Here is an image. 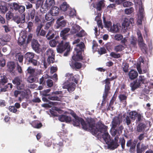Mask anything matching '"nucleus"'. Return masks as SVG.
<instances>
[{
  "label": "nucleus",
  "mask_w": 153,
  "mask_h": 153,
  "mask_svg": "<svg viewBox=\"0 0 153 153\" xmlns=\"http://www.w3.org/2000/svg\"><path fill=\"white\" fill-rule=\"evenodd\" d=\"M54 4V0H46L44 6H42V8L40 9V11L43 13H45Z\"/></svg>",
  "instance_id": "obj_7"
},
{
  "label": "nucleus",
  "mask_w": 153,
  "mask_h": 153,
  "mask_svg": "<svg viewBox=\"0 0 153 153\" xmlns=\"http://www.w3.org/2000/svg\"><path fill=\"white\" fill-rule=\"evenodd\" d=\"M76 47L75 48L76 51H80L82 52L84 51V48L85 47V45L83 42H81L79 44H78L76 45Z\"/></svg>",
  "instance_id": "obj_28"
},
{
  "label": "nucleus",
  "mask_w": 153,
  "mask_h": 153,
  "mask_svg": "<svg viewBox=\"0 0 153 153\" xmlns=\"http://www.w3.org/2000/svg\"><path fill=\"white\" fill-rule=\"evenodd\" d=\"M121 121L118 117H116L114 118L112 122V128H115L118 126H119Z\"/></svg>",
  "instance_id": "obj_17"
},
{
  "label": "nucleus",
  "mask_w": 153,
  "mask_h": 153,
  "mask_svg": "<svg viewBox=\"0 0 153 153\" xmlns=\"http://www.w3.org/2000/svg\"><path fill=\"white\" fill-rule=\"evenodd\" d=\"M145 79L143 76H140L139 77L138 81H137L138 84L140 86L142 84H144V82Z\"/></svg>",
  "instance_id": "obj_45"
},
{
  "label": "nucleus",
  "mask_w": 153,
  "mask_h": 153,
  "mask_svg": "<svg viewBox=\"0 0 153 153\" xmlns=\"http://www.w3.org/2000/svg\"><path fill=\"white\" fill-rule=\"evenodd\" d=\"M8 10L6 3L4 2H1L0 4V11L2 14H4Z\"/></svg>",
  "instance_id": "obj_21"
},
{
  "label": "nucleus",
  "mask_w": 153,
  "mask_h": 153,
  "mask_svg": "<svg viewBox=\"0 0 153 153\" xmlns=\"http://www.w3.org/2000/svg\"><path fill=\"white\" fill-rule=\"evenodd\" d=\"M66 24V22L65 20H62V21H59V19H57L56 27L57 29L61 28L62 27H65Z\"/></svg>",
  "instance_id": "obj_24"
},
{
  "label": "nucleus",
  "mask_w": 153,
  "mask_h": 153,
  "mask_svg": "<svg viewBox=\"0 0 153 153\" xmlns=\"http://www.w3.org/2000/svg\"><path fill=\"white\" fill-rule=\"evenodd\" d=\"M16 60L20 63H22L23 59L24 56L21 53H16L15 55Z\"/></svg>",
  "instance_id": "obj_29"
},
{
  "label": "nucleus",
  "mask_w": 153,
  "mask_h": 153,
  "mask_svg": "<svg viewBox=\"0 0 153 153\" xmlns=\"http://www.w3.org/2000/svg\"><path fill=\"white\" fill-rule=\"evenodd\" d=\"M134 23V19L133 18H127L124 19L123 22L122 24V28L125 31L128 28H130V25H132Z\"/></svg>",
  "instance_id": "obj_9"
},
{
  "label": "nucleus",
  "mask_w": 153,
  "mask_h": 153,
  "mask_svg": "<svg viewBox=\"0 0 153 153\" xmlns=\"http://www.w3.org/2000/svg\"><path fill=\"white\" fill-rule=\"evenodd\" d=\"M110 56L112 58L118 59L121 57L122 55L119 53H117L114 52H111L110 53Z\"/></svg>",
  "instance_id": "obj_46"
},
{
  "label": "nucleus",
  "mask_w": 153,
  "mask_h": 153,
  "mask_svg": "<svg viewBox=\"0 0 153 153\" xmlns=\"http://www.w3.org/2000/svg\"><path fill=\"white\" fill-rule=\"evenodd\" d=\"M98 53L100 55L105 54L107 53V51L104 47H101L98 51Z\"/></svg>",
  "instance_id": "obj_59"
},
{
  "label": "nucleus",
  "mask_w": 153,
  "mask_h": 153,
  "mask_svg": "<svg viewBox=\"0 0 153 153\" xmlns=\"http://www.w3.org/2000/svg\"><path fill=\"white\" fill-rule=\"evenodd\" d=\"M35 69L33 68L31 66L28 67L27 70L28 73L30 75H33V73L34 72Z\"/></svg>",
  "instance_id": "obj_54"
},
{
  "label": "nucleus",
  "mask_w": 153,
  "mask_h": 153,
  "mask_svg": "<svg viewBox=\"0 0 153 153\" xmlns=\"http://www.w3.org/2000/svg\"><path fill=\"white\" fill-rule=\"evenodd\" d=\"M76 11L75 9H71L70 10L69 12V15L70 16L73 17L74 16H76Z\"/></svg>",
  "instance_id": "obj_61"
},
{
  "label": "nucleus",
  "mask_w": 153,
  "mask_h": 153,
  "mask_svg": "<svg viewBox=\"0 0 153 153\" xmlns=\"http://www.w3.org/2000/svg\"><path fill=\"white\" fill-rule=\"evenodd\" d=\"M129 117L133 120H135L137 116V113L136 111H132L129 113Z\"/></svg>",
  "instance_id": "obj_36"
},
{
  "label": "nucleus",
  "mask_w": 153,
  "mask_h": 153,
  "mask_svg": "<svg viewBox=\"0 0 153 153\" xmlns=\"http://www.w3.org/2000/svg\"><path fill=\"white\" fill-rule=\"evenodd\" d=\"M25 14L23 13L20 16H15L13 18L14 21L18 24L23 23L25 21Z\"/></svg>",
  "instance_id": "obj_12"
},
{
  "label": "nucleus",
  "mask_w": 153,
  "mask_h": 153,
  "mask_svg": "<svg viewBox=\"0 0 153 153\" xmlns=\"http://www.w3.org/2000/svg\"><path fill=\"white\" fill-rule=\"evenodd\" d=\"M80 27L79 25H74L71 29V33L74 34L78 32L80 30Z\"/></svg>",
  "instance_id": "obj_32"
},
{
  "label": "nucleus",
  "mask_w": 153,
  "mask_h": 153,
  "mask_svg": "<svg viewBox=\"0 0 153 153\" xmlns=\"http://www.w3.org/2000/svg\"><path fill=\"white\" fill-rule=\"evenodd\" d=\"M86 35V32L84 30H82L77 33L76 35L77 37H81L85 36Z\"/></svg>",
  "instance_id": "obj_50"
},
{
  "label": "nucleus",
  "mask_w": 153,
  "mask_h": 153,
  "mask_svg": "<svg viewBox=\"0 0 153 153\" xmlns=\"http://www.w3.org/2000/svg\"><path fill=\"white\" fill-rule=\"evenodd\" d=\"M53 22V20L48 22L45 25L44 29L45 30H48L51 26Z\"/></svg>",
  "instance_id": "obj_62"
},
{
  "label": "nucleus",
  "mask_w": 153,
  "mask_h": 153,
  "mask_svg": "<svg viewBox=\"0 0 153 153\" xmlns=\"http://www.w3.org/2000/svg\"><path fill=\"white\" fill-rule=\"evenodd\" d=\"M25 84L24 82L22 81L19 85L16 86V87L18 89L22 90L24 89L25 88Z\"/></svg>",
  "instance_id": "obj_58"
},
{
  "label": "nucleus",
  "mask_w": 153,
  "mask_h": 153,
  "mask_svg": "<svg viewBox=\"0 0 153 153\" xmlns=\"http://www.w3.org/2000/svg\"><path fill=\"white\" fill-rule=\"evenodd\" d=\"M51 13L50 12H48L45 15V19L47 21H50L51 20L53 19Z\"/></svg>",
  "instance_id": "obj_52"
},
{
  "label": "nucleus",
  "mask_w": 153,
  "mask_h": 153,
  "mask_svg": "<svg viewBox=\"0 0 153 153\" xmlns=\"http://www.w3.org/2000/svg\"><path fill=\"white\" fill-rule=\"evenodd\" d=\"M124 122L126 123L127 126H129L131 124V121L130 120V118L128 116H127L125 119L124 120Z\"/></svg>",
  "instance_id": "obj_55"
},
{
  "label": "nucleus",
  "mask_w": 153,
  "mask_h": 153,
  "mask_svg": "<svg viewBox=\"0 0 153 153\" xmlns=\"http://www.w3.org/2000/svg\"><path fill=\"white\" fill-rule=\"evenodd\" d=\"M25 42V40L23 38H19L18 40V43L19 45H22L24 44Z\"/></svg>",
  "instance_id": "obj_60"
},
{
  "label": "nucleus",
  "mask_w": 153,
  "mask_h": 153,
  "mask_svg": "<svg viewBox=\"0 0 153 153\" xmlns=\"http://www.w3.org/2000/svg\"><path fill=\"white\" fill-rule=\"evenodd\" d=\"M65 40L62 39L60 42H59L56 49L57 52L60 53H62L66 50V52L64 53V56H67L71 50L69 43L66 42Z\"/></svg>",
  "instance_id": "obj_3"
},
{
  "label": "nucleus",
  "mask_w": 153,
  "mask_h": 153,
  "mask_svg": "<svg viewBox=\"0 0 153 153\" xmlns=\"http://www.w3.org/2000/svg\"><path fill=\"white\" fill-rule=\"evenodd\" d=\"M29 14V16L30 17L31 20H33L36 14L35 9L34 8L31 9Z\"/></svg>",
  "instance_id": "obj_48"
},
{
  "label": "nucleus",
  "mask_w": 153,
  "mask_h": 153,
  "mask_svg": "<svg viewBox=\"0 0 153 153\" xmlns=\"http://www.w3.org/2000/svg\"><path fill=\"white\" fill-rule=\"evenodd\" d=\"M0 87L1 85L3 86L8 82V79L6 76L3 74L0 75Z\"/></svg>",
  "instance_id": "obj_23"
},
{
  "label": "nucleus",
  "mask_w": 153,
  "mask_h": 153,
  "mask_svg": "<svg viewBox=\"0 0 153 153\" xmlns=\"http://www.w3.org/2000/svg\"><path fill=\"white\" fill-rule=\"evenodd\" d=\"M137 41V40L136 38L133 37L132 38L131 40V44L135 47L136 45Z\"/></svg>",
  "instance_id": "obj_64"
},
{
  "label": "nucleus",
  "mask_w": 153,
  "mask_h": 153,
  "mask_svg": "<svg viewBox=\"0 0 153 153\" xmlns=\"http://www.w3.org/2000/svg\"><path fill=\"white\" fill-rule=\"evenodd\" d=\"M31 124L32 126L36 128H39L42 126V123L39 120H36L32 122Z\"/></svg>",
  "instance_id": "obj_25"
},
{
  "label": "nucleus",
  "mask_w": 153,
  "mask_h": 153,
  "mask_svg": "<svg viewBox=\"0 0 153 153\" xmlns=\"http://www.w3.org/2000/svg\"><path fill=\"white\" fill-rule=\"evenodd\" d=\"M76 61H71L70 63V65L74 69H79L82 67V64L80 62Z\"/></svg>",
  "instance_id": "obj_18"
},
{
  "label": "nucleus",
  "mask_w": 153,
  "mask_h": 153,
  "mask_svg": "<svg viewBox=\"0 0 153 153\" xmlns=\"http://www.w3.org/2000/svg\"><path fill=\"white\" fill-rule=\"evenodd\" d=\"M54 36V34L53 31L51 30H49L46 35V37L48 39L50 40L53 38Z\"/></svg>",
  "instance_id": "obj_35"
},
{
  "label": "nucleus",
  "mask_w": 153,
  "mask_h": 153,
  "mask_svg": "<svg viewBox=\"0 0 153 153\" xmlns=\"http://www.w3.org/2000/svg\"><path fill=\"white\" fill-rule=\"evenodd\" d=\"M76 87V84L73 82H70L68 80L65 81L62 85V88L67 89L68 91L71 93L74 91Z\"/></svg>",
  "instance_id": "obj_6"
},
{
  "label": "nucleus",
  "mask_w": 153,
  "mask_h": 153,
  "mask_svg": "<svg viewBox=\"0 0 153 153\" xmlns=\"http://www.w3.org/2000/svg\"><path fill=\"white\" fill-rule=\"evenodd\" d=\"M100 19V18L98 16H97L95 18V20L97 22L98 27L102 29L103 27L102 25V20Z\"/></svg>",
  "instance_id": "obj_38"
},
{
  "label": "nucleus",
  "mask_w": 153,
  "mask_h": 153,
  "mask_svg": "<svg viewBox=\"0 0 153 153\" xmlns=\"http://www.w3.org/2000/svg\"><path fill=\"white\" fill-rule=\"evenodd\" d=\"M13 13L9 11L6 15V17L7 20H9L12 18H13Z\"/></svg>",
  "instance_id": "obj_49"
},
{
  "label": "nucleus",
  "mask_w": 153,
  "mask_h": 153,
  "mask_svg": "<svg viewBox=\"0 0 153 153\" xmlns=\"http://www.w3.org/2000/svg\"><path fill=\"white\" fill-rule=\"evenodd\" d=\"M22 79L19 77L17 76L13 80V83L14 84L16 85V86L19 85L21 82L22 81Z\"/></svg>",
  "instance_id": "obj_39"
},
{
  "label": "nucleus",
  "mask_w": 153,
  "mask_h": 153,
  "mask_svg": "<svg viewBox=\"0 0 153 153\" xmlns=\"http://www.w3.org/2000/svg\"><path fill=\"white\" fill-rule=\"evenodd\" d=\"M124 48L125 47L123 45L120 44L115 46L114 50L115 52H118L122 51Z\"/></svg>",
  "instance_id": "obj_34"
},
{
  "label": "nucleus",
  "mask_w": 153,
  "mask_h": 153,
  "mask_svg": "<svg viewBox=\"0 0 153 153\" xmlns=\"http://www.w3.org/2000/svg\"><path fill=\"white\" fill-rule=\"evenodd\" d=\"M128 75L131 80H134L137 78L138 74L136 71L131 70L129 72Z\"/></svg>",
  "instance_id": "obj_20"
},
{
  "label": "nucleus",
  "mask_w": 153,
  "mask_h": 153,
  "mask_svg": "<svg viewBox=\"0 0 153 153\" xmlns=\"http://www.w3.org/2000/svg\"><path fill=\"white\" fill-rule=\"evenodd\" d=\"M48 99L52 100L60 101L61 98L58 97L56 95H49L48 97Z\"/></svg>",
  "instance_id": "obj_44"
},
{
  "label": "nucleus",
  "mask_w": 153,
  "mask_h": 153,
  "mask_svg": "<svg viewBox=\"0 0 153 153\" xmlns=\"http://www.w3.org/2000/svg\"><path fill=\"white\" fill-rule=\"evenodd\" d=\"M76 54L72 56L73 60L75 61H80L83 59V58L82 56V52L80 51H76Z\"/></svg>",
  "instance_id": "obj_19"
},
{
  "label": "nucleus",
  "mask_w": 153,
  "mask_h": 153,
  "mask_svg": "<svg viewBox=\"0 0 153 153\" xmlns=\"http://www.w3.org/2000/svg\"><path fill=\"white\" fill-rule=\"evenodd\" d=\"M118 139L117 135L115 137L114 139L111 140L110 138V140L106 143L108 145V148L112 150L117 148L119 146L118 142Z\"/></svg>",
  "instance_id": "obj_5"
},
{
  "label": "nucleus",
  "mask_w": 153,
  "mask_h": 153,
  "mask_svg": "<svg viewBox=\"0 0 153 153\" xmlns=\"http://www.w3.org/2000/svg\"><path fill=\"white\" fill-rule=\"evenodd\" d=\"M31 46L33 49L36 52L38 53L40 50V45L38 41L33 39L31 43Z\"/></svg>",
  "instance_id": "obj_14"
},
{
  "label": "nucleus",
  "mask_w": 153,
  "mask_h": 153,
  "mask_svg": "<svg viewBox=\"0 0 153 153\" xmlns=\"http://www.w3.org/2000/svg\"><path fill=\"white\" fill-rule=\"evenodd\" d=\"M46 53L48 56L47 61L48 65L53 63L55 60V54L53 51L50 49H48Z\"/></svg>",
  "instance_id": "obj_11"
},
{
  "label": "nucleus",
  "mask_w": 153,
  "mask_h": 153,
  "mask_svg": "<svg viewBox=\"0 0 153 153\" xmlns=\"http://www.w3.org/2000/svg\"><path fill=\"white\" fill-rule=\"evenodd\" d=\"M35 54L32 52H27L25 55L26 61L28 62V64H32L33 66L37 65L38 61L34 58Z\"/></svg>",
  "instance_id": "obj_4"
},
{
  "label": "nucleus",
  "mask_w": 153,
  "mask_h": 153,
  "mask_svg": "<svg viewBox=\"0 0 153 153\" xmlns=\"http://www.w3.org/2000/svg\"><path fill=\"white\" fill-rule=\"evenodd\" d=\"M103 22L104 24L105 27L109 28L111 26L112 23L111 21H106L105 17H103Z\"/></svg>",
  "instance_id": "obj_42"
},
{
  "label": "nucleus",
  "mask_w": 153,
  "mask_h": 153,
  "mask_svg": "<svg viewBox=\"0 0 153 153\" xmlns=\"http://www.w3.org/2000/svg\"><path fill=\"white\" fill-rule=\"evenodd\" d=\"M103 81L104 82L105 84L104 91L103 95V101H105V100L106 98L108 95L109 91L110 90L111 85H110L111 83L110 82H109L108 81L106 82L105 79Z\"/></svg>",
  "instance_id": "obj_10"
},
{
  "label": "nucleus",
  "mask_w": 153,
  "mask_h": 153,
  "mask_svg": "<svg viewBox=\"0 0 153 153\" xmlns=\"http://www.w3.org/2000/svg\"><path fill=\"white\" fill-rule=\"evenodd\" d=\"M138 140L134 139L132 141L131 139L128 140L126 143V146L128 147H130V150H134L135 149L136 145L137 143Z\"/></svg>",
  "instance_id": "obj_13"
},
{
  "label": "nucleus",
  "mask_w": 153,
  "mask_h": 153,
  "mask_svg": "<svg viewBox=\"0 0 153 153\" xmlns=\"http://www.w3.org/2000/svg\"><path fill=\"white\" fill-rule=\"evenodd\" d=\"M145 125L143 124L140 123L137 126V129L139 132L142 131L144 128Z\"/></svg>",
  "instance_id": "obj_63"
},
{
  "label": "nucleus",
  "mask_w": 153,
  "mask_h": 153,
  "mask_svg": "<svg viewBox=\"0 0 153 153\" xmlns=\"http://www.w3.org/2000/svg\"><path fill=\"white\" fill-rule=\"evenodd\" d=\"M50 12L51 13L52 15L54 16H57L59 14V9L57 7H53L51 9Z\"/></svg>",
  "instance_id": "obj_22"
},
{
  "label": "nucleus",
  "mask_w": 153,
  "mask_h": 153,
  "mask_svg": "<svg viewBox=\"0 0 153 153\" xmlns=\"http://www.w3.org/2000/svg\"><path fill=\"white\" fill-rule=\"evenodd\" d=\"M140 143H137L136 146L137 153H143L147 148V146L142 143L140 147Z\"/></svg>",
  "instance_id": "obj_16"
},
{
  "label": "nucleus",
  "mask_w": 153,
  "mask_h": 153,
  "mask_svg": "<svg viewBox=\"0 0 153 153\" xmlns=\"http://www.w3.org/2000/svg\"><path fill=\"white\" fill-rule=\"evenodd\" d=\"M7 68L8 71L13 76L17 75V73L16 68V65L13 62H10L7 63Z\"/></svg>",
  "instance_id": "obj_8"
},
{
  "label": "nucleus",
  "mask_w": 153,
  "mask_h": 153,
  "mask_svg": "<svg viewBox=\"0 0 153 153\" xmlns=\"http://www.w3.org/2000/svg\"><path fill=\"white\" fill-rule=\"evenodd\" d=\"M134 10L133 7H130L129 8H126L125 10V12L126 14L129 15L132 13Z\"/></svg>",
  "instance_id": "obj_51"
},
{
  "label": "nucleus",
  "mask_w": 153,
  "mask_h": 153,
  "mask_svg": "<svg viewBox=\"0 0 153 153\" xmlns=\"http://www.w3.org/2000/svg\"><path fill=\"white\" fill-rule=\"evenodd\" d=\"M111 30L113 32H118L120 31L119 27L118 26V25H115L114 24H113L112 27H111Z\"/></svg>",
  "instance_id": "obj_41"
},
{
  "label": "nucleus",
  "mask_w": 153,
  "mask_h": 153,
  "mask_svg": "<svg viewBox=\"0 0 153 153\" xmlns=\"http://www.w3.org/2000/svg\"><path fill=\"white\" fill-rule=\"evenodd\" d=\"M139 17L143 18L144 16V10L142 4L139 6Z\"/></svg>",
  "instance_id": "obj_43"
},
{
  "label": "nucleus",
  "mask_w": 153,
  "mask_h": 153,
  "mask_svg": "<svg viewBox=\"0 0 153 153\" xmlns=\"http://www.w3.org/2000/svg\"><path fill=\"white\" fill-rule=\"evenodd\" d=\"M49 104L45 103L42 105V106L45 108H50L51 107V105H54L55 102H48Z\"/></svg>",
  "instance_id": "obj_57"
},
{
  "label": "nucleus",
  "mask_w": 153,
  "mask_h": 153,
  "mask_svg": "<svg viewBox=\"0 0 153 153\" xmlns=\"http://www.w3.org/2000/svg\"><path fill=\"white\" fill-rule=\"evenodd\" d=\"M58 38H59V36L56 37L55 39H52L50 41L49 44L51 46L54 47L56 46L57 43L59 44V42L57 40Z\"/></svg>",
  "instance_id": "obj_33"
},
{
  "label": "nucleus",
  "mask_w": 153,
  "mask_h": 153,
  "mask_svg": "<svg viewBox=\"0 0 153 153\" xmlns=\"http://www.w3.org/2000/svg\"><path fill=\"white\" fill-rule=\"evenodd\" d=\"M43 1L42 0H38L36 3V9H38L39 7L41 6V8H42V6H44L43 4Z\"/></svg>",
  "instance_id": "obj_53"
},
{
  "label": "nucleus",
  "mask_w": 153,
  "mask_h": 153,
  "mask_svg": "<svg viewBox=\"0 0 153 153\" xmlns=\"http://www.w3.org/2000/svg\"><path fill=\"white\" fill-rule=\"evenodd\" d=\"M130 86L131 88V89L132 91H134L137 88L140 87L137 81H134L133 82L130 83Z\"/></svg>",
  "instance_id": "obj_30"
},
{
  "label": "nucleus",
  "mask_w": 153,
  "mask_h": 153,
  "mask_svg": "<svg viewBox=\"0 0 153 153\" xmlns=\"http://www.w3.org/2000/svg\"><path fill=\"white\" fill-rule=\"evenodd\" d=\"M105 6L104 1L101 0L97 4V9L98 11H101L102 8Z\"/></svg>",
  "instance_id": "obj_31"
},
{
  "label": "nucleus",
  "mask_w": 153,
  "mask_h": 153,
  "mask_svg": "<svg viewBox=\"0 0 153 153\" xmlns=\"http://www.w3.org/2000/svg\"><path fill=\"white\" fill-rule=\"evenodd\" d=\"M38 80V79L32 75H30L27 78V82L30 83L34 82Z\"/></svg>",
  "instance_id": "obj_40"
},
{
  "label": "nucleus",
  "mask_w": 153,
  "mask_h": 153,
  "mask_svg": "<svg viewBox=\"0 0 153 153\" xmlns=\"http://www.w3.org/2000/svg\"><path fill=\"white\" fill-rule=\"evenodd\" d=\"M66 113L71 114L73 117V118L72 120L71 119V122L74 126H79L81 124L82 128L84 130L88 131L89 127L91 128L93 126L94 122L93 119L92 118L88 119L85 122L82 118L77 116L72 110H69Z\"/></svg>",
  "instance_id": "obj_1"
},
{
  "label": "nucleus",
  "mask_w": 153,
  "mask_h": 153,
  "mask_svg": "<svg viewBox=\"0 0 153 153\" xmlns=\"http://www.w3.org/2000/svg\"><path fill=\"white\" fill-rule=\"evenodd\" d=\"M70 30L69 28H66L61 31L60 36L61 37H62V39H67V36L65 34L69 32Z\"/></svg>",
  "instance_id": "obj_26"
},
{
  "label": "nucleus",
  "mask_w": 153,
  "mask_h": 153,
  "mask_svg": "<svg viewBox=\"0 0 153 153\" xmlns=\"http://www.w3.org/2000/svg\"><path fill=\"white\" fill-rule=\"evenodd\" d=\"M114 39L117 41H120L123 39V36L120 34H117L114 36Z\"/></svg>",
  "instance_id": "obj_56"
},
{
  "label": "nucleus",
  "mask_w": 153,
  "mask_h": 153,
  "mask_svg": "<svg viewBox=\"0 0 153 153\" xmlns=\"http://www.w3.org/2000/svg\"><path fill=\"white\" fill-rule=\"evenodd\" d=\"M59 119L61 122H65L66 123H71L72 121L70 117L64 114L59 115Z\"/></svg>",
  "instance_id": "obj_15"
},
{
  "label": "nucleus",
  "mask_w": 153,
  "mask_h": 153,
  "mask_svg": "<svg viewBox=\"0 0 153 153\" xmlns=\"http://www.w3.org/2000/svg\"><path fill=\"white\" fill-rule=\"evenodd\" d=\"M69 6L66 2L64 1L63 2L60 6V8L61 10L63 11H65L69 8Z\"/></svg>",
  "instance_id": "obj_27"
},
{
  "label": "nucleus",
  "mask_w": 153,
  "mask_h": 153,
  "mask_svg": "<svg viewBox=\"0 0 153 153\" xmlns=\"http://www.w3.org/2000/svg\"><path fill=\"white\" fill-rule=\"evenodd\" d=\"M94 122L93 126L91 128L89 127L88 131H89L94 135H96L98 132L101 133V135L100 136V138H102L104 140L106 143L110 140V136L107 132V126L104 124H98V128L95 127V122L93 119Z\"/></svg>",
  "instance_id": "obj_2"
},
{
  "label": "nucleus",
  "mask_w": 153,
  "mask_h": 153,
  "mask_svg": "<svg viewBox=\"0 0 153 153\" xmlns=\"http://www.w3.org/2000/svg\"><path fill=\"white\" fill-rule=\"evenodd\" d=\"M118 97L120 101L122 102L124 101L125 104H126V100L127 98V97L125 95L123 94H120L119 96Z\"/></svg>",
  "instance_id": "obj_47"
},
{
  "label": "nucleus",
  "mask_w": 153,
  "mask_h": 153,
  "mask_svg": "<svg viewBox=\"0 0 153 153\" xmlns=\"http://www.w3.org/2000/svg\"><path fill=\"white\" fill-rule=\"evenodd\" d=\"M63 145L62 142H59L58 143L54 144L53 148L57 149L58 152H60L62 151V147L63 146Z\"/></svg>",
  "instance_id": "obj_37"
}]
</instances>
